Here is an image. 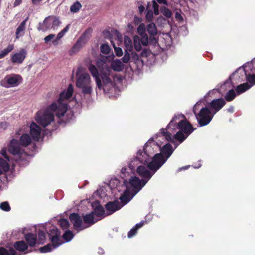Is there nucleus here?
<instances>
[{
	"instance_id": "nucleus-1",
	"label": "nucleus",
	"mask_w": 255,
	"mask_h": 255,
	"mask_svg": "<svg viewBox=\"0 0 255 255\" xmlns=\"http://www.w3.org/2000/svg\"><path fill=\"white\" fill-rule=\"evenodd\" d=\"M73 92L72 84H70L67 90L64 91L60 94L59 98L57 102L53 103L44 111L37 112L36 120L43 127L49 125L54 119V114L60 119L63 117L67 110L66 100L69 99Z\"/></svg>"
},
{
	"instance_id": "nucleus-2",
	"label": "nucleus",
	"mask_w": 255,
	"mask_h": 255,
	"mask_svg": "<svg viewBox=\"0 0 255 255\" xmlns=\"http://www.w3.org/2000/svg\"><path fill=\"white\" fill-rule=\"evenodd\" d=\"M176 128L179 129V131L173 136L169 132L165 131L166 129H161L162 135L166 140L175 145V148H177L180 144L184 142L196 129L186 118L178 122Z\"/></svg>"
},
{
	"instance_id": "nucleus-3",
	"label": "nucleus",
	"mask_w": 255,
	"mask_h": 255,
	"mask_svg": "<svg viewBox=\"0 0 255 255\" xmlns=\"http://www.w3.org/2000/svg\"><path fill=\"white\" fill-rule=\"evenodd\" d=\"M96 65L100 71L101 77L104 84L103 90L105 91L108 88V84H111L110 76L112 69V57H102L97 60Z\"/></svg>"
},
{
	"instance_id": "nucleus-4",
	"label": "nucleus",
	"mask_w": 255,
	"mask_h": 255,
	"mask_svg": "<svg viewBox=\"0 0 255 255\" xmlns=\"http://www.w3.org/2000/svg\"><path fill=\"white\" fill-rule=\"evenodd\" d=\"M76 75L77 77L76 86L82 89V92L84 94L91 93L92 91L91 81L89 74L83 72V68L79 67L77 69Z\"/></svg>"
},
{
	"instance_id": "nucleus-5",
	"label": "nucleus",
	"mask_w": 255,
	"mask_h": 255,
	"mask_svg": "<svg viewBox=\"0 0 255 255\" xmlns=\"http://www.w3.org/2000/svg\"><path fill=\"white\" fill-rule=\"evenodd\" d=\"M197 104H195L193 108V112L197 119L198 124L200 127L208 125L212 120L214 115L211 113L208 107L202 108L198 113H197Z\"/></svg>"
},
{
	"instance_id": "nucleus-6",
	"label": "nucleus",
	"mask_w": 255,
	"mask_h": 255,
	"mask_svg": "<svg viewBox=\"0 0 255 255\" xmlns=\"http://www.w3.org/2000/svg\"><path fill=\"white\" fill-rule=\"evenodd\" d=\"M49 236L51 240L52 244H48L46 246L41 247L39 249L40 252L47 253L50 252L53 249L56 248L64 243V242L61 241L60 238V232L55 227H53V228L51 230V232L49 235Z\"/></svg>"
},
{
	"instance_id": "nucleus-7",
	"label": "nucleus",
	"mask_w": 255,
	"mask_h": 255,
	"mask_svg": "<svg viewBox=\"0 0 255 255\" xmlns=\"http://www.w3.org/2000/svg\"><path fill=\"white\" fill-rule=\"evenodd\" d=\"M134 196L129 189L125 190L119 198L120 202L118 200L113 201V213L128 203Z\"/></svg>"
},
{
	"instance_id": "nucleus-8",
	"label": "nucleus",
	"mask_w": 255,
	"mask_h": 255,
	"mask_svg": "<svg viewBox=\"0 0 255 255\" xmlns=\"http://www.w3.org/2000/svg\"><path fill=\"white\" fill-rule=\"evenodd\" d=\"M22 81L20 75L11 74L6 75L0 82L1 86L5 88L13 87L18 86Z\"/></svg>"
},
{
	"instance_id": "nucleus-9",
	"label": "nucleus",
	"mask_w": 255,
	"mask_h": 255,
	"mask_svg": "<svg viewBox=\"0 0 255 255\" xmlns=\"http://www.w3.org/2000/svg\"><path fill=\"white\" fill-rule=\"evenodd\" d=\"M93 29L91 28H88L78 39L76 43L73 45L71 51L77 52L80 50L88 42L91 36Z\"/></svg>"
},
{
	"instance_id": "nucleus-10",
	"label": "nucleus",
	"mask_w": 255,
	"mask_h": 255,
	"mask_svg": "<svg viewBox=\"0 0 255 255\" xmlns=\"http://www.w3.org/2000/svg\"><path fill=\"white\" fill-rule=\"evenodd\" d=\"M167 160L162 155V154L157 153L152 157V161L147 164L148 168L155 173L158 170Z\"/></svg>"
},
{
	"instance_id": "nucleus-11",
	"label": "nucleus",
	"mask_w": 255,
	"mask_h": 255,
	"mask_svg": "<svg viewBox=\"0 0 255 255\" xmlns=\"http://www.w3.org/2000/svg\"><path fill=\"white\" fill-rule=\"evenodd\" d=\"M129 183L133 188L131 192L133 193V195H135L147 183V180H141L138 177H134L130 179Z\"/></svg>"
},
{
	"instance_id": "nucleus-12",
	"label": "nucleus",
	"mask_w": 255,
	"mask_h": 255,
	"mask_svg": "<svg viewBox=\"0 0 255 255\" xmlns=\"http://www.w3.org/2000/svg\"><path fill=\"white\" fill-rule=\"evenodd\" d=\"M225 100L222 98L214 99L209 103V108L214 115L219 111L226 104Z\"/></svg>"
},
{
	"instance_id": "nucleus-13",
	"label": "nucleus",
	"mask_w": 255,
	"mask_h": 255,
	"mask_svg": "<svg viewBox=\"0 0 255 255\" xmlns=\"http://www.w3.org/2000/svg\"><path fill=\"white\" fill-rule=\"evenodd\" d=\"M8 150L9 152L14 155L20 156L24 153L23 146L15 139L11 140L8 146Z\"/></svg>"
},
{
	"instance_id": "nucleus-14",
	"label": "nucleus",
	"mask_w": 255,
	"mask_h": 255,
	"mask_svg": "<svg viewBox=\"0 0 255 255\" xmlns=\"http://www.w3.org/2000/svg\"><path fill=\"white\" fill-rule=\"evenodd\" d=\"M153 140H149L148 142H147L144 145V148L143 150H139L136 155L137 159L142 163L146 164L148 163L149 161V158L150 156L147 153L148 148L149 147L148 146V144L150 143L151 141H153Z\"/></svg>"
},
{
	"instance_id": "nucleus-15",
	"label": "nucleus",
	"mask_w": 255,
	"mask_h": 255,
	"mask_svg": "<svg viewBox=\"0 0 255 255\" xmlns=\"http://www.w3.org/2000/svg\"><path fill=\"white\" fill-rule=\"evenodd\" d=\"M69 218L76 230L79 231L88 228V226H85L84 224H82V220L77 214L73 213L70 214Z\"/></svg>"
},
{
	"instance_id": "nucleus-16",
	"label": "nucleus",
	"mask_w": 255,
	"mask_h": 255,
	"mask_svg": "<svg viewBox=\"0 0 255 255\" xmlns=\"http://www.w3.org/2000/svg\"><path fill=\"white\" fill-rule=\"evenodd\" d=\"M146 16L158 15L160 13L159 5L156 0H152L147 3L146 9Z\"/></svg>"
},
{
	"instance_id": "nucleus-17",
	"label": "nucleus",
	"mask_w": 255,
	"mask_h": 255,
	"mask_svg": "<svg viewBox=\"0 0 255 255\" xmlns=\"http://www.w3.org/2000/svg\"><path fill=\"white\" fill-rule=\"evenodd\" d=\"M30 134L35 141H38L41 136V128L36 123L33 122L30 127Z\"/></svg>"
},
{
	"instance_id": "nucleus-18",
	"label": "nucleus",
	"mask_w": 255,
	"mask_h": 255,
	"mask_svg": "<svg viewBox=\"0 0 255 255\" xmlns=\"http://www.w3.org/2000/svg\"><path fill=\"white\" fill-rule=\"evenodd\" d=\"M186 118V117L183 114H177L174 115V117L172 118V120L170 121L169 123L167 125L166 131H167L168 129H169L170 128L172 129H175L177 128V125L178 124V122L180 121H182L183 119Z\"/></svg>"
},
{
	"instance_id": "nucleus-19",
	"label": "nucleus",
	"mask_w": 255,
	"mask_h": 255,
	"mask_svg": "<svg viewBox=\"0 0 255 255\" xmlns=\"http://www.w3.org/2000/svg\"><path fill=\"white\" fill-rule=\"evenodd\" d=\"M176 148L175 147L173 148L172 145L168 143L160 148V153L159 154H162V155L167 160L171 156Z\"/></svg>"
},
{
	"instance_id": "nucleus-20",
	"label": "nucleus",
	"mask_w": 255,
	"mask_h": 255,
	"mask_svg": "<svg viewBox=\"0 0 255 255\" xmlns=\"http://www.w3.org/2000/svg\"><path fill=\"white\" fill-rule=\"evenodd\" d=\"M26 54V51L21 49L19 52L15 53L11 57V61L14 63H21L25 58Z\"/></svg>"
},
{
	"instance_id": "nucleus-21",
	"label": "nucleus",
	"mask_w": 255,
	"mask_h": 255,
	"mask_svg": "<svg viewBox=\"0 0 255 255\" xmlns=\"http://www.w3.org/2000/svg\"><path fill=\"white\" fill-rule=\"evenodd\" d=\"M136 171L140 176L143 178L142 180H147V182L151 178L153 174L143 166H140L138 167Z\"/></svg>"
},
{
	"instance_id": "nucleus-22",
	"label": "nucleus",
	"mask_w": 255,
	"mask_h": 255,
	"mask_svg": "<svg viewBox=\"0 0 255 255\" xmlns=\"http://www.w3.org/2000/svg\"><path fill=\"white\" fill-rule=\"evenodd\" d=\"M123 79V76L113 73V89L115 90H117L118 92H120Z\"/></svg>"
},
{
	"instance_id": "nucleus-23",
	"label": "nucleus",
	"mask_w": 255,
	"mask_h": 255,
	"mask_svg": "<svg viewBox=\"0 0 255 255\" xmlns=\"http://www.w3.org/2000/svg\"><path fill=\"white\" fill-rule=\"evenodd\" d=\"M88 69L92 76L95 78L97 86L99 88H101L102 87V84L98 69L94 65H90Z\"/></svg>"
},
{
	"instance_id": "nucleus-24",
	"label": "nucleus",
	"mask_w": 255,
	"mask_h": 255,
	"mask_svg": "<svg viewBox=\"0 0 255 255\" xmlns=\"http://www.w3.org/2000/svg\"><path fill=\"white\" fill-rule=\"evenodd\" d=\"M83 220L84 223L85 224H88V225H85V226H88V227H89L91 225L95 223L98 221L100 220V218L95 217L94 215L91 213L90 214H86L85 216H84Z\"/></svg>"
},
{
	"instance_id": "nucleus-25",
	"label": "nucleus",
	"mask_w": 255,
	"mask_h": 255,
	"mask_svg": "<svg viewBox=\"0 0 255 255\" xmlns=\"http://www.w3.org/2000/svg\"><path fill=\"white\" fill-rule=\"evenodd\" d=\"M50 18H51V17H46L42 22H39L37 29L39 31L45 32L49 29L51 26Z\"/></svg>"
},
{
	"instance_id": "nucleus-26",
	"label": "nucleus",
	"mask_w": 255,
	"mask_h": 255,
	"mask_svg": "<svg viewBox=\"0 0 255 255\" xmlns=\"http://www.w3.org/2000/svg\"><path fill=\"white\" fill-rule=\"evenodd\" d=\"M145 222L141 221L140 223L136 224L131 230L128 232V237L131 238L137 234V230L141 228L144 224Z\"/></svg>"
},
{
	"instance_id": "nucleus-27",
	"label": "nucleus",
	"mask_w": 255,
	"mask_h": 255,
	"mask_svg": "<svg viewBox=\"0 0 255 255\" xmlns=\"http://www.w3.org/2000/svg\"><path fill=\"white\" fill-rule=\"evenodd\" d=\"M114 55L113 54V59ZM124 69V65L122 62L119 60H114L113 59V71H122Z\"/></svg>"
},
{
	"instance_id": "nucleus-28",
	"label": "nucleus",
	"mask_w": 255,
	"mask_h": 255,
	"mask_svg": "<svg viewBox=\"0 0 255 255\" xmlns=\"http://www.w3.org/2000/svg\"><path fill=\"white\" fill-rule=\"evenodd\" d=\"M251 87V85L246 82L237 86L236 88V91L237 94L240 95L249 89Z\"/></svg>"
},
{
	"instance_id": "nucleus-29",
	"label": "nucleus",
	"mask_w": 255,
	"mask_h": 255,
	"mask_svg": "<svg viewBox=\"0 0 255 255\" xmlns=\"http://www.w3.org/2000/svg\"><path fill=\"white\" fill-rule=\"evenodd\" d=\"M124 44L125 46V51H129L132 52L133 50V46L132 40L130 38L127 36L124 37Z\"/></svg>"
},
{
	"instance_id": "nucleus-30",
	"label": "nucleus",
	"mask_w": 255,
	"mask_h": 255,
	"mask_svg": "<svg viewBox=\"0 0 255 255\" xmlns=\"http://www.w3.org/2000/svg\"><path fill=\"white\" fill-rule=\"evenodd\" d=\"M25 239L29 246L32 247L35 245L36 242V237L35 235L31 233L27 234L25 235Z\"/></svg>"
},
{
	"instance_id": "nucleus-31",
	"label": "nucleus",
	"mask_w": 255,
	"mask_h": 255,
	"mask_svg": "<svg viewBox=\"0 0 255 255\" xmlns=\"http://www.w3.org/2000/svg\"><path fill=\"white\" fill-rule=\"evenodd\" d=\"M27 20V19H26L25 20L23 21L19 26L18 27V28L16 29V38L18 39L20 37L23 35V32L24 31L25 29V23L26 21Z\"/></svg>"
},
{
	"instance_id": "nucleus-32",
	"label": "nucleus",
	"mask_w": 255,
	"mask_h": 255,
	"mask_svg": "<svg viewBox=\"0 0 255 255\" xmlns=\"http://www.w3.org/2000/svg\"><path fill=\"white\" fill-rule=\"evenodd\" d=\"M0 255H18L17 252L13 248L9 250L3 247L0 248Z\"/></svg>"
},
{
	"instance_id": "nucleus-33",
	"label": "nucleus",
	"mask_w": 255,
	"mask_h": 255,
	"mask_svg": "<svg viewBox=\"0 0 255 255\" xmlns=\"http://www.w3.org/2000/svg\"><path fill=\"white\" fill-rule=\"evenodd\" d=\"M104 211L103 207L100 205H98L95 208L94 211L91 213L93 214L95 217L100 218L101 220L104 214Z\"/></svg>"
},
{
	"instance_id": "nucleus-34",
	"label": "nucleus",
	"mask_w": 255,
	"mask_h": 255,
	"mask_svg": "<svg viewBox=\"0 0 255 255\" xmlns=\"http://www.w3.org/2000/svg\"><path fill=\"white\" fill-rule=\"evenodd\" d=\"M20 141L21 146L23 147H26L31 143V140L27 134H25L21 136Z\"/></svg>"
},
{
	"instance_id": "nucleus-35",
	"label": "nucleus",
	"mask_w": 255,
	"mask_h": 255,
	"mask_svg": "<svg viewBox=\"0 0 255 255\" xmlns=\"http://www.w3.org/2000/svg\"><path fill=\"white\" fill-rule=\"evenodd\" d=\"M14 247L19 251H24L27 249V245L23 241H20L14 243Z\"/></svg>"
},
{
	"instance_id": "nucleus-36",
	"label": "nucleus",
	"mask_w": 255,
	"mask_h": 255,
	"mask_svg": "<svg viewBox=\"0 0 255 255\" xmlns=\"http://www.w3.org/2000/svg\"><path fill=\"white\" fill-rule=\"evenodd\" d=\"M9 170V165L3 159L0 158V175L2 173V170L7 172Z\"/></svg>"
},
{
	"instance_id": "nucleus-37",
	"label": "nucleus",
	"mask_w": 255,
	"mask_h": 255,
	"mask_svg": "<svg viewBox=\"0 0 255 255\" xmlns=\"http://www.w3.org/2000/svg\"><path fill=\"white\" fill-rule=\"evenodd\" d=\"M70 25H67L65 28H64L61 31H60L57 35L55 39L53 41L54 44H55L57 42L63 37L65 34L68 31L69 29Z\"/></svg>"
},
{
	"instance_id": "nucleus-38",
	"label": "nucleus",
	"mask_w": 255,
	"mask_h": 255,
	"mask_svg": "<svg viewBox=\"0 0 255 255\" xmlns=\"http://www.w3.org/2000/svg\"><path fill=\"white\" fill-rule=\"evenodd\" d=\"M236 96V93L234 89H232L229 90L225 96V99L228 101L230 102L233 101Z\"/></svg>"
},
{
	"instance_id": "nucleus-39",
	"label": "nucleus",
	"mask_w": 255,
	"mask_h": 255,
	"mask_svg": "<svg viewBox=\"0 0 255 255\" xmlns=\"http://www.w3.org/2000/svg\"><path fill=\"white\" fill-rule=\"evenodd\" d=\"M146 30L151 35L154 36L157 34L156 26L153 23H150L147 25Z\"/></svg>"
},
{
	"instance_id": "nucleus-40",
	"label": "nucleus",
	"mask_w": 255,
	"mask_h": 255,
	"mask_svg": "<svg viewBox=\"0 0 255 255\" xmlns=\"http://www.w3.org/2000/svg\"><path fill=\"white\" fill-rule=\"evenodd\" d=\"M168 7V5H164L160 7L159 10L164 16H172V12Z\"/></svg>"
},
{
	"instance_id": "nucleus-41",
	"label": "nucleus",
	"mask_w": 255,
	"mask_h": 255,
	"mask_svg": "<svg viewBox=\"0 0 255 255\" xmlns=\"http://www.w3.org/2000/svg\"><path fill=\"white\" fill-rule=\"evenodd\" d=\"M13 45H9L6 48L0 51V59L3 58L13 49Z\"/></svg>"
},
{
	"instance_id": "nucleus-42",
	"label": "nucleus",
	"mask_w": 255,
	"mask_h": 255,
	"mask_svg": "<svg viewBox=\"0 0 255 255\" xmlns=\"http://www.w3.org/2000/svg\"><path fill=\"white\" fill-rule=\"evenodd\" d=\"M134 46L135 50L137 51H140L141 49V42L139 41V38L138 36H135L133 38Z\"/></svg>"
},
{
	"instance_id": "nucleus-43",
	"label": "nucleus",
	"mask_w": 255,
	"mask_h": 255,
	"mask_svg": "<svg viewBox=\"0 0 255 255\" xmlns=\"http://www.w3.org/2000/svg\"><path fill=\"white\" fill-rule=\"evenodd\" d=\"M50 21H51V27L54 30L56 29L61 23L59 19L55 17H51Z\"/></svg>"
},
{
	"instance_id": "nucleus-44",
	"label": "nucleus",
	"mask_w": 255,
	"mask_h": 255,
	"mask_svg": "<svg viewBox=\"0 0 255 255\" xmlns=\"http://www.w3.org/2000/svg\"><path fill=\"white\" fill-rule=\"evenodd\" d=\"M246 75V80L248 82H249L252 86L255 84V74H247L246 73H245Z\"/></svg>"
},
{
	"instance_id": "nucleus-45",
	"label": "nucleus",
	"mask_w": 255,
	"mask_h": 255,
	"mask_svg": "<svg viewBox=\"0 0 255 255\" xmlns=\"http://www.w3.org/2000/svg\"><path fill=\"white\" fill-rule=\"evenodd\" d=\"M73 237L72 232L70 230L66 231L63 235V238L65 239V241H70Z\"/></svg>"
},
{
	"instance_id": "nucleus-46",
	"label": "nucleus",
	"mask_w": 255,
	"mask_h": 255,
	"mask_svg": "<svg viewBox=\"0 0 255 255\" xmlns=\"http://www.w3.org/2000/svg\"><path fill=\"white\" fill-rule=\"evenodd\" d=\"M141 39L139 40L141 44L144 46H147L148 44V37L147 35L145 33L140 35Z\"/></svg>"
},
{
	"instance_id": "nucleus-47",
	"label": "nucleus",
	"mask_w": 255,
	"mask_h": 255,
	"mask_svg": "<svg viewBox=\"0 0 255 255\" xmlns=\"http://www.w3.org/2000/svg\"><path fill=\"white\" fill-rule=\"evenodd\" d=\"M81 7V4L79 2H75L70 7V10L73 12H77Z\"/></svg>"
},
{
	"instance_id": "nucleus-48",
	"label": "nucleus",
	"mask_w": 255,
	"mask_h": 255,
	"mask_svg": "<svg viewBox=\"0 0 255 255\" xmlns=\"http://www.w3.org/2000/svg\"><path fill=\"white\" fill-rule=\"evenodd\" d=\"M124 56L122 58L123 63H128L130 60V56L129 51H125Z\"/></svg>"
},
{
	"instance_id": "nucleus-49",
	"label": "nucleus",
	"mask_w": 255,
	"mask_h": 255,
	"mask_svg": "<svg viewBox=\"0 0 255 255\" xmlns=\"http://www.w3.org/2000/svg\"><path fill=\"white\" fill-rule=\"evenodd\" d=\"M59 223L61 227L63 229L68 228L69 226V222L65 219L60 220Z\"/></svg>"
},
{
	"instance_id": "nucleus-50",
	"label": "nucleus",
	"mask_w": 255,
	"mask_h": 255,
	"mask_svg": "<svg viewBox=\"0 0 255 255\" xmlns=\"http://www.w3.org/2000/svg\"><path fill=\"white\" fill-rule=\"evenodd\" d=\"M101 51L102 53H104V54H108L110 50V48L109 46V45L107 44H102L101 46Z\"/></svg>"
},
{
	"instance_id": "nucleus-51",
	"label": "nucleus",
	"mask_w": 255,
	"mask_h": 255,
	"mask_svg": "<svg viewBox=\"0 0 255 255\" xmlns=\"http://www.w3.org/2000/svg\"><path fill=\"white\" fill-rule=\"evenodd\" d=\"M113 47L114 48L115 54L117 56L120 57L123 55L122 49L120 47H117L115 45V44L113 42Z\"/></svg>"
},
{
	"instance_id": "nucleus-52",
	"label": "nucleus",
	"mask_w": 255,
	"mask_h": 255,
	"mask_svg": "<svg viewBox=\"0 0 255 255\" xmlns=\"http://www.w3.org/2000/svg\"><path fill=\"white\" fill-rule=\"evenodd\" d=\"M0 208L4 211H8L10 209V207L7 202H4L1 203L0 206Z\"/></svg>"
},
{
	"instance_id": "nucleus-53",
	"label": "nucleus",
	"mask_w": 255,
	"mask_h": 255,
	"mask_svg": "<svg viewBox=\"0 0 255 255\" xmlns=\"http://www.w3.org/2000/svg\"><path fill=\"white\" fill-rule=\"evenodd\" d=\"M55 37V35L53 34H50L48 35V36H46L44 39V42L46 43H48L49 41L53 39Z\"/></svg>"
},
{
	"instance_id": "nucleus-54",
	"label": "nucleus",
	"mask_w": 255,
	"mask_h": 255,
	"mask_svg": "<svg viewBox=\"0 0 255 255\" xmlns=\"http://www.w3.org/2000/svg\"><path fill=\"white\" fill-rule=\"evenodd\" d=\"M38 238L39 240V243H41L45 239V233L42 231H39Z\"/></svg>"
},
{
	"instance_id": "nucleus-55",
	"label": "nucleus",
	"mask_w": 255,
	"mask_h": 255,
	"mask_svg": "<svg viewBox=\"0 0 255 255\" xmlns=\"http://www.w3.org/2000/svg\"><path fill=\"white\" fill-rule=\"evenodd\" d=\"M138 32L140 35L145 33V29L144 26L140 25L137 28Z\"/></svg>"
},
{
	"instance_id": "nucleus-56",
	"label": "nucleus",
	"mask_w": 255,
	"mask_h": 255,
	"mask_svg": "<svg viewBox=\"0 0 255 255\" xmlns=\"http://www.w3.org/2000/svg\"><path fill=\"white\" fill-rule=\"evenodd\" d=\"M106 208L110 212L109 214H111V211H112V202H109L105 205Z\"/></svg>"
},
{
	"instance_id": "nucleus-57",
	"label": "nucleus",
	"mask_w": 255,
	"mask_h": 255,
	"mask_svg": "<svg viewBox=\"0 0 255 255\" xmlns=\"http://www.w3.org/2000/svg\"><path fill=\"white\" fill-rule=\"evenodd\" d=\"M103 33L105 37H109L110 42H112V40H111V38L110 37V32L108 31H107V30H104Z\"/></svg>"
},
{
	"instance_id": "nucleus-58",
	"label": "nucleus",
	"mask_w": 255,
	"mask_h": 255,
	"mask_svg": "<svg viewBox=\"0 0 255 255\" xmlns=\"http://www.w3.org/2000/svg\"><path fill=\"white\" fill-rule=\"evenodd\" d=\"M7 127V124L6 122H2L0 124V129H4Z\"/></svg>"
},
{
	"instance_id": "nucleus-59",
	"label": "nucleus",
	"mask_w": 255,
	"mask_h": 255,
	"mask_svg": "<svg viewBox=\"0 0 255 255\" xmlns=\"http://www.w3.org/2000/svg\"><path fill=\"white\" fill-rule=\"evenodd\" d=\"M138 10L140 14H142L145 11V7L142 5H139L138 6Z\"/></svg>"
},
{
	"instance_id": "nucleus-60",
	"label": "nucleus",
	"mask_w": 255,
	"mask_h": 255,
	"mask_svg": "<svg viewBox=\"0 0 255 255\" xmlns=\"http://www.w3.org/2000/svg\"><path fill=\"white\" fill-rule=\"evenodd\" d=\"M1 154L6 159H7V161H10L9 157L6 155V150H5V149L2 150V151L1 152Z\"/></svg>"
},
{
	"instance_id": "nucleus-61",
	"label": "nucleus",
	"mask_w": 255,
	"mask_h": 255,
	"mask_svg": "<svg viewBox=\"0 0 255 255\" xmlns=\"http://www.w3.org/2000/svg\"><path fill=\"white\" fill-rule=\"evenodd\" d=\"M131 54L132 56V59H134V60L138 59V58H139L138 55L136 54V52L132 51Z\"/></svg>"
},
{
	"instance_id": "nucleus-62",
	"label": "nucleus",
	"mask_w": 255,
	"mask_h": 255,
	"mask_svg": "<svg viewBox=\"0 0 255 255\" xmlns=\"http://www.w3.org/2000/svg\"><path fill=\"white\" fill-rule=\"evenodd\" d=\"M159 4L167 5V0H156Z\"/></svg>"
},
{
	"instance_id": "nucleus-63",
	"label": "nucleus",
	"mask_w": 255,
	"mask_h": 255,
	"mask_svg": "<svg viewBox=\"0 0 255 255\" xmlns=\"http://www.w3.org/2000/svg\"><path fill=\"white\" fill-rule=\"evenodd\" d=\"M22 0H15L14 3V6L19 5L21 3Z\"/></svg>"
},
{
	"instance_id": "nucleus-64",
	"label": "nucleus",
	"mask_w": 255,
	"mask_h": 255,
	"mask_svg": "<svg viewBox=\"0 0 255 255\" xmlns=\"http://www.w3.org/2000/svg\"><path fill=\"white\" fill-rule=\"evenodd\" d=\"M42 0H32V2L34 4H38Z\"/></svg>"
}]
</instances>
